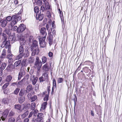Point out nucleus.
Returning <instances> with one entry per match:
<instances>
[{
  "label": "nucleus",
  "mask_w": 122,
  "mask_h": 122,
  "mask_svg": "<svg viewBox=\"0 0 122 122\" xmlns=\"http://www.w3.org/2000/svg\"><path fill=\"white\" fill-rule=\"evenodd\" d=\"M27 93V90H25L23 89H21L19 92V96H25L26 94Z\"/></svg>",
  "instance_id": "9b49d317"
},
{
  "label": "nucleus",
  "mask_w": 122,
  "mask_h": 122,
  "mask_svg": "<svg viewBox=\"0 0 122 122\" xmlns=\"http://www.w3.org/2000/svg\"><path fill=\"white\" fill-rule=\"evenodd\" d=\"M26 59H24L22 60L21 64L22 66H27L26 63Z\"/></svg>",
  "instance_id": "c756f323"
},
{
  "label": "nucleus",
  "mask_w": 122,
  "mask_h": 122,
  "mask_svg": "<svg viewBox=\"0 0 122 122\" xmlns=\"http://www.w3.org/2000/svg\"><path fill=\"white\" fill-rule=\"evenodd\" d=\"M15 109L20 112H21L22 110L23 109L21 108V106L19 104H17L15 105L14 106Z\"/></svg>",
  "instance_id": "ddd939ff"
},
{
  "label": "nucleus",
  "mask_w": 122,
  "mask_h": 122,
  "mask_svg": "<svg viewBox=\"0 0 122 122\" xmlns=\"http://www.w3.org/2000/svg\"><path fill=\"white\" fill-rule=\"evenodd\" d=\"M23 80L24 79H23L20 81H19L17 82V86L20 87L23 84L24 82H23Z\"/></svg>",
  "instance_id": "e433bc0d"
},
{
  "label": "nucleus",
  "mask_w": 122,
  "mask_h": 122,
  "mask_svg": "<svg viewBox=\"0 0 122 122\" xmlns=\"http://www.w3.org/2000/svg\"><path fill=\"white\" fill-rule=\"evenodd\" d=\"M47 16L48 17H50L51 16V14L49 11H47Z\"/></svg>",
  "instance_id": "bf43d9fd"
},
{
  "label": "nucleus",
  "mask_w": 122,
  "mask_h": 122,
  "mask_svg": "<svg viewBox=\"0 0 122 122\" xmlns=\"http://www.w3.org/2000/svg\"><path fill=\"white\" fill-rule=\"evenodd\" d=\"M25 28V26L23 24H22L20 25L18 27V32L19 33L22 32L24 31Z\"/></svg>",
  "instance_id": "0eeeda50"
},
{
  "label": "nucleus",
  "mask_w": 122,
  "mask_h": 122,
  "mask_svg": "<svg viewBox=\"0 0 122 122\" xmlns=\"http://www.w3.org/2000/svg\"><path fill=\"white\" fill-rule=\"evenodd\" d=\"M53 86L55 87H56V81L55 79H53Z\"/></svg>",
  "instance_id": "3c124183"
},
{
  "label": "nucleus",
  "mask_w": 122,
  "mask_h": 122,
  "mask_svg": "<svg viewBox=\"0 0 122 122\" xmlns=\"http://www.w3.org/2000/svg\"><path fill=\"white\" fill-rule=\"evenodd\" d=\"M35 63V66L37 67L38 70L40 69L41 66L42 64L41 61L38 57H36V61Z\"/></svg>",
  "instance_id": "20e7f679"
},
{
  "label": "nucleus",
  "mask_w": 122,
  "mask_h": 122,
  "mask_svg": "<svg viewBox=\"0 0 122 122\" xmlns=\"http://www.w3.org/2000/svg\"><path fill=\"white\" fill-rule=\"evenodd\" d=\"M31 105L30 109L31 110H33L36 107V104L35 102H33L31 103Z\"/></svg>",
  "instance_id": "7c9ffc66"
},
{
  "label": "nucleus",
  "mask_w": 122,
  "mask_h": 122,
  "mask_svg": "<svg viewBox=\"0 0 122 122\" xmlns=\"http://www.w3.org/2000/svg\"><path fill=\"white\" fill-rule=\"evenodd\" d=\"M12 54L10 53L7 56V57L8 59L12 58Z\"/></svg>",
  "instance_id": "864d4df0"
},
{
  "label": "nucleus",
  "mask_w": 122,
  "mask_h": 122,
  "mask_svg": "<svg viewBox=\"0 0 122 122\" xmlns=\"http://www.w3.org/2000/svg\"><path fill=\"white\" fill-rule=\"evenodd\" d=\"M29 111L28 110L26 111L23 114L20 115L21 118L22 119L26 117L28 115Z\"/></svg>",
  "instance_id": "aec40b11"
},
{
  "label": "nucleus",
  "mask_w": 122,
  "mask_h": 122,
  "mask_svg": "<svg viewBox=\"0 0 122 122\" xmlns=\"http://www.w3.org/2000/svg\"><path fill=\"white\" fill-rule=\"evenodd\" d=\"M12 17L10 16H8L6 18V19L5 20H6V21H10L11 20H12Z\"/></svg>",
  "instance_id": "09e8293b"
},
{
  "label": "nucleus",
  "mask_w": 122,
  "mask_h": 122,
  "mask_svg": "<svg viewBox=\"0 0 122 122\" xmlns=\"http://www.w3.org/2000/svg\"><path fill=\"white\" fill-rule=\"evenodd\" d=\"M34 122H44V121L41 119H39L36 118Z\"/></svg>",
  "instance_id": "de8ad7c7"
},
{
  "label": "nucleus",
  "mask_w": 122,
  "mask_h": 122,
  "mask_svg": "<svg viewBox=\"0 0 122 122\" xmlns=\"http://www.w3.org/2000/svg\"><path fill=\"white\" fill-rule=\"evenodd\" d=\"M38 111L36 110H35L34 111L33 114L34 116H37V114L38 113Z\"/></svg>",
  "instance_id": "5fc2aeb1"
},
{
  "label": "nucleus",
  "mask_w": 122,
  "mask_h": 122,
  "mask_svg": "<svg viewBox=\"0 0 122 122\" xmlns=\"http://www.w3.org/2000/svg\"><path fill=\"white\" fill-rule=\"evenodd\" d=\"M48 35H49L48 37V40L49 41V43L50 45H51L52 44L53 42V36L51 34H50L49 32Z\"/></svg>",
  "instance_id": "4468645a"
},
{
  "label": "nucleus",
  "mask_w": 122,
  "mask_h": 122,
  "mask_svg": "<svg viewBox=\"0 0 122 122\" xmlns=\"http://www.w3.org/2000/svg\"><path fill=\"white\" fill-rule=\"evenodd\" d=\"M39 8L38 7L36 6L34 8V11L35 13H36V14H38L39 13Z\"/></svg>",
  "instance_id": "c9c22d12"
},
{
  "label": "nucleus",
  "mask_w": 122,
  "mask_h": 122,
  "mask_svg": "<svg viewBox=\"0 0 122 122\" xmlns=\"http://www.w3.org/2000/svg\"><path fill=\"white\" fill-rule=\"evenodd\" d=\"M50 67L47 63H46L43 67V69L46 71H48L49 70Z\"/></svg>",
  "instance_id": "f3484780"
},
{
  "label": "nucleus",
  "mask_w": 122,
  "mask_h": 122,
  "mask_svg": "<svg viewBox=\"0 0 122 122\" xmlns=\"http://www.w3.org/2000/svg\"><path fill=\"white\" fill-rule=\"evenodd\" d=\"M5 42H4V41L3 43L1 45V47L2 48H3L4 47H5Z\"/></svg>",
  "instance_id": "0e129e2a"
},
{
  "label": "nucleus",
  "mask_w": 122,
  "mask_h": 122,
  "mask_svg": "<svg viewBox=\"0 0 122 122\" xmlns=\"http://www.w3.org/2000/svg\"><path fill=\"white\" fill-rule=\"evenodd\" d=\"M8 40L9 41H12V42H14L15 40V35L14 34L11 35H10L9 36Z\"/></svg>",
  "instance_id": "2eb2a0df"
},
{
  "label": "nucleus",
  "mask_w": 122,
  "mask_h": 122,
  "mask_svg": "<svg viewBox=\"0 0 122 122\" xmlns=\"http://www.w3.org/2000/svg\"><path fill=\"white\" fill-rule=\"evenodd\" d=\"M47 104V102H44L41 106V108L42 109L44 110L46 107V105Z\"/></svg>",
  "instance_id": "bb28decb"
},
{
  "label": "nucleus",
  "mask_w": 122,
  "mask_h": 122,
  "mask_svg": "<svg viewBox=\"0 0 122 122\" xmlns=\"http://www.w3.org/2000/svg\"><path fill=\"white\" fill-rule=\"evenodd\" d=\"M15 120L13 117H9L8 120V122H15Z\"/></svg>",
  "instance_id": "473e14b6"
},
{
  "label": "nucleus",
  "mask_w": 122,
  "mask_h": 122,
  "mask_svg": "<svg viewBox=\"0 0 122 122\" xmlns=\"http://www.w3.org/2000/svg\"><path fill=\"white\" fill-rule=\"evenodd\" d=\"M38 79V78L37 77H36L35 79L31 81L32 82V84L33 85H35L36 84Z\"/></svg>",
  "instance_id": "72a5a7b5"
},
{
  "label": "nucleus",
  "mask_w": 122,
  "mask_h": 122,
  "mask_svg": "<svg viewBox=\"0 0 122 122\" xmlns=\"http://www.w3.org/2000/svg\"><path fill=\"white\" fill-rule=\"evenodd\" d=\"M6 66V64L5 63H3L2 64L1 67L0 68L4 70L5 69Z\"/></svg>",
  "instance_id": "c03bdc74"
},
{
  "label": "nucleus",
  "mask_w": 122,
  "mask_h": 122,
  "mask_svg": "<svg viewBox=\"0 0 122 122\" xmlns=\"http://www.w3.org/2000/svg\"><path fill=\"white\" fill-rule=\"evenodd\" d=\"M46 0H38L36 2V4L37 5L40 6L42 4L43 1L44 3L46 1Z\"/></svg>",
  "instance_id": "b1692460"
},
{
  "label": "nucleus",
  "mask_w": 122,
  "mask_h": 122,
  "mask_svg": "<svg viewBox=\"0 0 122 122\" xmlns=\"http://www.w3.org/2000/svg\"><path fill=\"white\" fill-rule=\"evenodd\" d=\"M24 48L23 46L20 45L19 48V54L16 57L15 59L18 60L21 58L24 55Z\"/></svg>",
  "instance_id": "f257e3e1"
},
{
  "label": "nucleus",
  "mask_w": 122,
  "mask_h": 122,
  "mask_svg": "<svg viewBox=\"0 0 122 122\" xmlns=\"http://www.w3.org/2000/svg\"><path fill=\"white\" fill-rule=\"evenodd\" d=\"M40 81L41 82H43L46 80L43 76H41L39 78Z\"/></svg>",
  "instance_id": "a18cd8bd"
},
{
  "label": "nucleus",
  "mask_w": 122,
  "mask_h": 122,
  "mask_svg": "<svg viewBox=\"0 0 122 122\" xmlns=\"http://www.w3.org/2000/svg\"><path fill=\"white\" fill-rule=\"evenodd\" d=\"M25 73L24 71H21L19 74L18 80H20L23 76L25 75Z\"/></svg>",
  "instance_id": "6ab92c4d"
},
{
  "label": "nucleus",
  "mask_w": 122,
  "mask_h": 122,
  "mask_svg": "<svg viewBox=\"0 0 122 122\" xmlns=\"http://www.w3.org/2000/svg\"><path fill=\"white\" fill-rule=\"evenodd\" d=\"M63 81V78H59L58 79V83H62Z\"/></svg>",
  "instance_id": "49530a36"
},
{
  "label": "nucleus",
  "mask_w": 122,
  "mask_h": 122,
  "mask_svg": "<svg viewBox=\"0 0 122 122\" xmlns=\"http://www.w3.org/2000/svg\"><path fill=\"white\" fill-rule=\"evenodd\" d=\"M35 76L34 75H31L30 76V81L32 80L35 79Z\"/></svg>",
  "instance_id": "6e6d98bb"
},
{
  "label": "nucleus",
  "mask_w": 122,
  "mask_h": 122,
  "mask_svg": "<svg viewBox=\"0 0 122 122\" xmlns=\"http://www.w3.org/2000/svg\"><path fill=\"white\" fill-rule=\"evenodd\" d=\"M29 61L30 63H32L33 62L34 60L33 59L30 57L29 58Z\"/></svg>",
  "instance_id": "680f3d73"
},
{
  "label": "nucleus",
  "mask_w": 122,
  "mask_h": 122,
  "mask_svg": "<svg viewBox=\"0 0 122 122\" xmlns=\"http://www.w3.org/2000/svg\"><path fill=\"white\" fill-rule=\"evenodd\" d=\"M48 96L47 94L46 95L45 97L44 98V101H47L48 100Z\"/></svg>",
  "instance_id": "4d7b16f0"
},
{
  "label": "nucleus",
  "mask_w": 122,
  "mask_h": 122,
  "mask_svg": "<svg viewBox=\"0 0 122 122\" xmlns=\"http://www.w3.org/2000/svg\"><path fill=\"white\" fill-rule=\"evenodd\" d=\"M19 38L20 45H25L26 43V41L24 39V37L22 35H21L19 36Z\"/></svg>",
  "instance_id": "6e6552de"
},
{
  "label": "nucleus",
  "mask_w": 122,
  "mask_h": 122,
  "mask_svg": "<svg viewBox=\"0 0 122 122\" xmlns=\"http://www.w3.org/2000/svg\"><path fill=\"white\" fill-rule=\"evenodd\" d=\"M32 95L30 93H29L27 95V97L28 99H30L31 98Z\"/></svg>",
  "instance_id": "69168bd1"
},
{
  "label": "nucleus",
  "mask_w": 122,
  "mask_h": 122,
  "mask_svg": "<svg viewBox=\"0 0 122 122\" xmlns=\"http://www.w3.org/2000/svg\"><path fill=\"white\" fill-rule=\"evenodd\" d=\"M46 37H43L40 38L39 39L40 44L41 47H44L45 46L46 43L45 41V40Z\"/></svg>",
  "instance_id": "39448f33"
},
{
  "label": "nucleus",
  "mask_w": 122,
  "mask_h": 122,
  "mask_svg": "<svg viewBox=\"0 0 122 122\" xmlns=\"http://www.w3.org/2000/svg\"><path fill=\"white\" fill-rule=\"evenodd\" d=\"M6 51L5 49H4L2 52L1 55L0 56L1 58L2 59L3 58H4L5 56Z\"/></svg>",
  "instance_id": "c85d7f7f"
},
{
  "label": "nucleus",
  "mask_w": 122,
  "mask_h": 122,
  "mask_svg": "<svg viewBox=\"0 0 122 122\" xmlns=\"http://www.w3.org/2000/svg\"><path fill=\"white\" fill-rule=\"evenodd\" d=\"M4 32L8 36H10L11 33V31L10 30L6 28L4 30Z\"/></svg>",
  "instance_id": "393cba45"
},
{
  "label": "nucleus",
  "mask_w": 122,
  "mask_h": 122,
  "mask_svg": "<svg viewBox=\"0 0 122 122\" xmlns=\"http://www.w3.org/2000/svg\"><path fill=\"white\" fill-rule=\"evenodd\" d=\"M60 16L62 22H64V19H63V14H62V15H60Z\"/></svg>",
  "instance_id": "e2e57ef3"
},
{
  "label": "nucleus",
  "mask_w": 122,
  "mask_h": 122,
  "mask_svg": "<svg viewBox=\"0 0 122 122\" xmlns=\"http://www.w3.org/2000/svg\"><path fill=\"white\" fill-rule=\"evenodd\" d=\"M37 97L36 96L34 95L31 98V102H34L35 101L37 98Z\"/></svg>",
  "instance_id": "79ce46f5"
},
{
  "label": "nucleus",
  "mask_w": 122,
  "mask_h": 122,
  "mask_svg": "<svg viewBox=\"0 0 122 122\" xmlns=\"http://www.w3.org/2000/svg\"><path fill=\"white\" fill-rule=\"evenodd\" d=\"M38 48V46L37 41L35 40L32 42V45L30 47V50L32 51L34 48Z\"/></svg>",
  "instance_id": "1a4fd4ad"
},
{
  "label": "nucleus",
  "mask_w": 122,
  "mask_h": 122,
  "mask_svg": "<svg viewBox=\"0 0 122 122\" xmlns=\"http://www.w3.org/2000/svg\"><path fill=\"white\" fill-rule=\"evenodd\" d=\"M20 90V89L18 88H16L14 92V93L15 94L17 95Z\"/></svg>",
  "instance_id": "58836bf2"
},
{
  "label": "nucleus",
  "mask_w": 122,
  "mask_h": 122,
  "mask_svg": "<svg viewBox=\"0 0 122 122\" xmlns=\"http://www.w3.org/2000/svg\"><path fill=\"white\" fill-rule=\"evenodd\" d=\"M15 114V113L12 111H11L10 112L9 114V116H13Z\"/></svg>",
  "instance_id": "603ef678"
},
{
  "label": "nucleus",
  "mask_w": 122,
  "mask_h": 122,
  "mask_svg": "<svg viewBox=\"0 0 122 122\" xmlns=\"http://www.w3.org/2000/svg\"><path fill=\"white\" fill-rule=\"evenodd\" d=\"M83 69L86 73H87L90 70L87 67H85L83 68Z\"/></svg>",
  "instance_id": "a19ab883"
},
{
  "label": "nucleus",
  "mask_w": 122,
  "mask_h": 122,
  "mask_svg": "<svg viewBox=\"0 0 122 122\" xmlns=\"http://www.w3.org/2000/svg\"><path fill=\"white\" fill-rule=\"evenodd\" d=\"M44 6L42 5L41 7L40 10L43 12L44 10H51V6L49 4V3L46 1L44 3Z\"/></svg>",
  "instance_id": "7ed1b4c3"
},
{
  "label": "nucleus",
  "mask_w": 122,
  "mask_h": 122,
  "mask_svg": "<svg viewBox=\"0 0 122 122\" xmlns=\"http://www.w3.org/2000/svg\"><path fill=\"white\" fill-rule=\"evenodd\" d=\"M12 78V76L10 75L7 76L6 77V81L8 82H9L11 81Z\"/></svg>",
  "instance_id": "2f4dec72"
},
{
  "label": "nucleus",
  "mask_w": 122,
  "mask_h": 122,
  "mask_svg": "<svg viewBox=\"0 0 122 122\" xmlns=\"http://www.w3.org/2000/svg\"><path fill=\"white\" fill-rule=\"evenodd\" d=\"M39 14H40L39 13ZM36 18L37 19H38L39 20H42L43 18V14H42L41 15H39V14H36Z\"/></svg>",
  "instance_id": "4be33fe9"
},
{
  "label": "nucleus",
  "mask_w": 122,
  "mask_h": 122,
  "mask_svg": "<svg viewBox=\"0 0 122 122\" xmlns=\"http://www.w3.org/2000/svg\"><path fill=\"white\" fill-rule=\"evenodd\" d=\"M9 111V109H6L2 113V117H3V118H2V120L3 121H4L5 119L8 114Z\"/></svg>",
  "instance_id": "9d476101"
},
{
  "label": "nucleus",
  "mask_w": 122,
  "mask_h": 122,
  "mask_svg": "<svg viewBox=\"0 0 122 122\" xmlns=\"http://www.w3.org/2000/svg\"><path fill=\"white\" fill-rule=\"evenodd\" d=\"M37 118L36 119H41L43 120V117H44L43 114L42 113H39L37 115Z\"/></svg>",
  "instance_id": "5701e85b"
},
{
  "label": "nucleus",
  "mask_w": 122,
  "mask_h": 122,
  "mask_svg": "<svg viewBox=\"0 0 122 122\" xmlns=\"http://www.w3.org/2000/svg\"><path fill=\"white\" fill-rule=\"evenodd\" d=\"M12 18L11 25L12 27L17 23V21L21 19V18L20 16H19L18 15H17V16H13L12 17Z\"/></svg>",
  "instance_id": "f03ea898"
},
{
  "label": "nucleus",
  "mask_w": 122,
  "mask_h": 122,
  "mask_svg": "<svg viewBox=\"0 0 122 122\" xmlns=\"http://www.w3.org/2000/svg\"><path fill=\"white\" fill-rule=\"evenodd\" d=\"M2 36L3 37V38L4 40V42H5V48H9L10 46V43L9 41H6L7 39V36L4 33L3 34Z\"/></svg>",
  "instance_id": "423d86ee"
},
{
  "label": "nucleus",
  "mask_w": 122,
  "mask_h": 122,
  "mask_svg": "<svg viewBox=\"0 0 122 122\" xmlns=\"http://www.w3.org/2000/svg\"><path fill=\"white\" fill-rule=\"evenodd\" d=\"M25 96H19L18 98V102L20 103H22L25 101Z\"/></svg>",
  "instance_id": "a211bd4d"
},
{
  "label": "nucleus",
  "mask_w": 122,
  "mask_h": 122,
  "mask_svg": "<svg viewBox=\"0 0 122 122\" xmlns=\"http://www.w3.org/2000/svg\"><path fill=\"white\" fill-rule=\"evenodd\" d=\"M1 23V25L2 27H5L7 23L6 20H0Z\"/></svg>",
  "instance_id": "412c9836"
},
{
  "label": "nucleus",
  "mask_w": 122,
  "mask_h": 122,
  "mask_svg": "<svg viewBox=\"0 0 122 122\" xmlns=\"http://www.w3.org/2000/svg\"><path fill=\"white\" fill-rule=\"evenodd\" d=\"M43 76H44V78L46 79H48V75L47 73V72H46L44 73Z\"/></svg>",
  "instance_id": "ea45409f"
},
{
  "label": "nucleus",
  "mask_w": 122,
  "mask_h": 122,
  "mask_svg": "<svg viewBox=\"0 0 122 122\" xmlns=\"http://www.w3.org/2000/svg\"><path fill=\"white\" fill-rule=\"evenodd\" d=\"M32 51L31 55L32 56H34L35 55H37L39 52V48H34Z\"/></svg>",
  "instance_id": "f8f14e48"
},
{
  "label": "nucleus",
  "mask_w": 122,
  "mask_h": 122,
  "mask_svg": "<svg viewBox=\"0 0 122 122\" xmlns=\"http://www.w3.org/2000/svg\"><path fill=\"white\" fill-rule=\"evenodd\" d=\"M42 63L44 64L47 62V58L45 56H43L41 58Z\"/></svg>",
  "instance_id": "cd10ccee"
},
{
  "label": "nucleus",
  "mask_w": 122,
  "mask_h": 122,
  "mask_svg": "<svg viewBox=\"0 0 122 122\" xmlns=\"http://www.w3.org/2000/svg\"><path fill=\"white\" fill-rule=\"evenodd\" d=\"M48 56L50 57H52L53 56V53L51 52H50L48 53Z\"/></svg>",
  "instance_id": "052dcab7"
},
{
  "label": "nucleus",
  "mask_w": 122,
  "mask_h": 122,
  "mask_svg": "<svg viewBox=\"0 0 122 122\" xmlns=\"http://www.w3.org/2000/svg\"><path fill=\"white\" fill-rule=\"evenodd\" d=\"M21 62V60H20L15 62L14 64V66L15 67H16L20 65Z\"/></svg>",
  "instance_id": "a878e982"
},
{
  "label": "nucleus",
  "mask_w": 122,
  "mask_h": 122,
  "mask_svg": "<svg viewBox=\"0 0 122 122\" xmlns=\"http://www.w3.org/2000/svg\"><path fill=\"white\" fill-rule=\"evenodd\" d=\"M8 62L10 63H11L13 62V59L12 58L8 59Z\"/></svg>",
  "instance_id": "774afa93"
},
{
  "label": "nucleus",
  "mask_w": 122,
  "mask_h": 122,
  "mask_svg": "<svg viewBox=\"0 0 122 122\" xmlns=\"http://www.w3.org/2000/svg\"><path fill=\"white\" fill-rule=\"evenodd\" d=\"M29 121V119L28 118H26L24 120L23 122H28Z\"/></svg>",
  "instance_id": "338daca9"
},
{
  "label": "nucleus",
  "mask_w": 122,
  "mask_h": 122,
  "mask_svg": "<svg viewBox=\"0 0 122 122\" xmlns=\"http://www.w3.org/2000/svg\"><path fill=\"white\" fill-rule=\"evenodd\" d=\"M32 86L31 85H28L26 88V90L28 91H29L32 89Z\"/></svg>",
  "instance_id": "f704fd0d"
},
{
  "label": "nucleus",
  "mask_w": 122,
  "mask_h": 122,
  "mask_svg": "<svg viewBox=\"0 0 122 122\" xmlns=\"http://www.w3.org/2000/svg\"><path fill=\"white\" fill-rule=\"evenodd\" d=\"M2 102L5 104H7L9 102V100L7 98H4L3 99Z\"/></svg>",
  "instance_id": "4c0bfd02"
},
{
  "label": "nucleus",
  "mask_w": 122,
  "mask_h": 122,
  "mask_svg": "<svg viewBox=\"0 0 122 122\" xmlns=\"http://www.w3.org/2000/svg\"><path fill=\"white\" fill-rule=\"evenodd\" d=\"M46 29L44 27L41 28L40 30L41 33L44 36L43 37H46L47 34V33L46 32Z\"/></svg>",
  "instance_id": "dca6fc26"
},
{
  "label": "nucleus",
  "mask_w": 122,
  "mask_h": 122,
  "mask_svg": "<svg viewBox=\"0 0 122 122\" xmlns=\"http://www.w3.org/2000/svg\"><path fill=\"white\" fill-rule=\"evenodd\" d=\"M33 114V111H31L30 112L28 117V118H29L31 117Z\"/></svg>",
  "instance_id": "13d9d810"
},
{
  "label": "nucleus",
  "mask_w": 122,
  "mask_h": 122,
  "mask_svg": "<svg viewBox=\"0 0 122 122\" xmlns=\"http://www.w3.org/2000/svg\"><path fill=\"white\" fill-rule=\"evenodd\" d=\"M9 84V83H6L4 84L2 87L3 89H4L6 88L8 86Z\"/></svg>",
  "instance_id": "8fccbe9b"
},
{
  "label": "nucleus",
  "mask_w": 122,
  "mask_h": 122,
  "mask_svg": "<svg viewBox=\"0 0 122 122\" xmlns=\"http://www.w3.org/2000/svg\"><path fill=\"white\" fill-rule=\"evenodd\" d=\"M33 36H30L29 38V39L28 40V41L29 42H33V41H34L33 40Z\"/></svg>",
  "instance_id": "37998d69"
}]
</instances>
